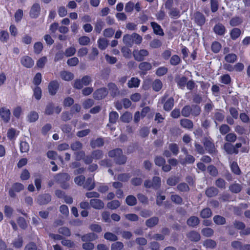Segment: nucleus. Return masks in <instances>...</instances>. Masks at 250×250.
Wrapping results in <instances>:
<instances>
[{
	"label": "nucleus",
	"mask_w": 250,
	"mask_h": 250,
	"mask_svg": "<svg viewBox=\"0 0 250 250\" xmlns=\"http://www.w3.org/2000/svg\"><path fill=\"white\" fill-rule=\"evenodd\" d=\"M142 41V37L136 33H133L131 35L126 34L124 36L123 38V42L129 47H132L134 43L141 44Z\"/></svg>",
	"instance_id": "1"
},
{
	"label": "nucleus",
	"mask_w": 250,
	"mask_h": 250,
	"mask_svg": "<svg viewBox=\"0 0 250 250\" xmlns=\"http://www.w3.org/2000/svg\"><path fill=\"white\" fill-rule=\"evenodd\" d=\"M56 181L59 183L62 188L67 189L69 187V184L67 182L70 179V176L65 172L60 173L56 174L54 177Z\"/></svg>",
	"instance_id": "2"
},
{
	"label": "nucleus",
	"mask_w": 250,
	"mask_h": 250,
	"mask_svg": "<svg viewBox=\"0 0 250 250\" xmlns=\"http://www.w3.org/2000/svg\"><path fill=\"white\" fill-rule=\"evenodd\" d=\"M161 185V178L158 176H154L152 180H146L144 182V186L147 188H152L155 190L159 189Z\"/></svg>",
	"instance_id": "3"
},
{
	"label": "nucleus",
	"mask_w": 250,
	"mask_h": 250,
	"mask_svg": "<svg viewBox=\"0 0 250 250\" xmlns=\"http://www.w3.org/2000/svg\"><path fill=\"white\" fill-rule=\"evenodd\" d=\"M203 144L206 150L210 154H214L216 153V149L214 143L210 138L205 137L203 140Z\"/></svg>",
	"instance_id": "4"
},
{
	"label": "nucleus",
	"mask_w": 250,
	"mask_h": 250,
	"mask_svg": "<svg viewBox=\"0 0 250 250\" xmlns=\"http://www.w3.org/2000/svg\"><path fill=\"white\" fill-rule=\"evenodd\" d=\"M168 97L167 94H165L163 97H162L161 102L164 103L163 108L165 111H169L172 109L174 106V100L173 97H170L167 100Z\"/></svg>",
	"instance_id": "5"
},
{
	"label": "nucleus",
	"mask_w": 250,
	"mask_h": 250,
	"mask_svg": "<svg viewBox=\"0 0 250 250\" xmlns=\"http://www.w3.org/2000/svg\"><path fill=\"white\" fill-rule=\"evenodd\" d=\"M149 54L148 51L146 49L134 50L133 55L134 59L138 62H141L145 60V57Z\"/></svg>",
	"instance_id": "6"
},
{
	"label": "nucleus",
	"mask_w": 250,
	"mask_h": 250,
	"mask_svg": "<svg viewBox=\"0 0 250 250\" xmlns=\"http://www.w3.org/2000/svg\"><path fill=\"white\" fill-rule=\"evenodd\" d=\"M51 199L52 197L50 194L44 193L39 195L36 201L39 205L42 206L48 204L51 202Z\"/></svg>",
	"instance_id": "7"
},
{
	"label": "nucleus",
	"mask_w": 250,
	"mask_h": 250,
	"mask_svg": "<svg viewBox=\"0 0 250 250\" xmlns=\"http://www.w3.org/2000/svg\"><path fill=\"white\" fill-rule=\"evenodd\" d=\"M62 111V107L57 106L55 107L54 104L52 103H49L47 104L45 111L44 114L47 115H50L53 114L54 112L56 114H59Z\"/></svg>",
	"instance_id": "8"
},
{
	"label": "nucleus",
	"mask_w": 250,
	"mask_h": 250,
	"mask_svg": "<svg viewBox=\"0 0 250 250\" xmlns=\"http://www.w3.org/2000/svg\"><path fill=\"white\" fill-rule=\"evenodd\" d=\"M108 90L106 88L102 87L99 88L93 93V96L94 99L99 100L104 99L108 94Z\"/></svg>",
	"instance_id": "9"
},
{
	"label": "nucleus",
	"mask_w": 250,
	"mask_h": 250,
	"mask_svg": "<svg viewBox=\"0 0 250 250\" xmlns=\"http://www.w3.org/2000/svg\"><path fill=\"white\" fill-rule=\"evenodd\" d=\"M41 12V7L39 3H35L31 7L30 10V17L33 19L37 18Z\"/></svg>",
	"instance_id": "10"
},
{
	"label": "nucleus",
	"mask_w": 250,
	"mask_h": 250,
	"mask_svg": "<svg viewBox=\"0 0 250 250\" xmlns=\"http://www.w3.org/2000/svg\"><path fill=\"white\" fill-rule=\"evenodd\" d=\"M90 207L96 209H102L104 208L103 201L99 199H92L89 201Z\"/></svg>",
	"instance_id": "11"
},
{
	"label": "nucleus",
	"mask_w": 250,
	"mask_h": 250,
	"mask_svg": "<svg viewBox=\"0 0 250 250\" xmlns=\"http://www.w3.org/2000/svg\"><path fill=\"white\" fill-rule=\"evenodd\" d=\"M193 18L194 21L199 26H202L205 23V17L199 11H197L194 14Z\"/></svg>",
	"instance_id": "12"
},
{
	"label": "nucleus",
	"mask_w": 250,
	"mask_h": 250,
	"mask_svg": "<svg viewBox=\"0 0 250 250\" xmlns=\"http://www.w3.org/2000/svg\"><path fill=\"white\" fill-rule=\"evenodd\" d=\"M11 112L9 109L5 107L0 108V117L5 123H8L10 119Z\"/></svg>",
	"instance_id": "13"
},
{
	"label": "nucleus",
	"mask_w": 250,
	"mask_h": 250,
	"mask_svg": "<svg viewBox=\"0 0 250 250\" xmlns=\"http://www.w3.org/2000/svg\"><path fill=\"white\" fill-rule=\"evenodd\" d=\"M180 124L183 128L188 130L192 129L194 126L193 122L187 118L181 119Z\"/></svg>",
	"instance_id": "14"
},
{
	"label": "nucleus",
	"mask_w": 250,
	"mask_h": 250,
	"mask_svg": "<svg viewBox=\"0 0 250 250\" xmlns=\"http://www.w3.org/2000/svg\"><path fill=\"white\" fill-rule=\"evenodd\" d=\"M21 62L23 66L26 68H31L34 64L33 59L27 56L22 57L21 60Z\"/></svg>",
	"instance_id": "15"
},
{
	"label": "nucleus",
	"mask_w": 250,
	"mask_h": 250,
	"mask_svg": "<svg viewBox=\"0 0 250 250\" xmlns=\"http://www.w3.org/2000/svg\"><path fill=\"white\" fill-rule=\"evenodd\" d=\"M224 149L228 154H237L239 153L238 149L234 147V146L231 143H225L224 145Z\"/></svg>",
	"instance_id": "16"
},
{
	"label": "nucleus",
	"mask_w": 250,
	"mask_h": 250,
	"mask_svg": "<svg viewBox=\"0 0 250 250\" xmlns=\"http://www.w3.org/2000/svg\"><path fill=\"white\" fill-rule=\"evenodd\" d=\"M138 67L142 73L146 74L147 71L151 69L152 65L150 62H143L139 64Z\"/></svg>",
	"instance_id": "17"
},
{
	"label": "nucleus",
	"mask_w": 250,
	"mask_h": 250,
	"mask_svg": "<svg viewBox=\"0 0 250 250\" xmlns=\"http://www.w3.org/2000/svg\"><path fill=\"white\" fill-rule=\"evenodd\" d=\"M98 238L97 234L93 232H90L81 236L82 240L83 242H90Z\"/></svg>",
	"instance_id": "18"
},
{
	"label": "nucleus",
	"mask_w": 250,
	"mask_h": 250,
	"mask_svg": "<svg viewBox=\"0 0 250 250\" xmlns=\"http://www.w3.org/2000/svg\"><path fill=\"white\" fill-rule=\"evenodd\" d=\"M59 83L57 81L51 82L48 85V91L50 94L54 95L59 88Z\"/></svg>",
	"instance_id": "19"
},
{
	"label": "nucleus",
	"mask_w": 250,
	"mask_h": 250,
	"mask_svg": "<svg viewBox=\"0 0 250 250\" xmlns=\"http://www.w3.org/2000/svg\"><path fill=\"white\" fill-rule=\"evenodd\" d=\"M187 235V237L191 241L198 242L201 238L200 234L195 230L191 231Z\"/></svg>",
	"instance_id": "20"
},
{
	"label": "nucleus",
	"mask_w": 250,
	"mask_h": 250,
	"mask_svg": "<svg viewBox=\"0 0 250 250\" xmlns=\"http://www.w3.org/2000/svg\"><path fill=\"white\" fill-rule=\"evenodd\" d=\"M151 26L153 29L154 34L160 36H164V33L161 26L155 22H151Z\"/></svg>",
	"instance_id": "21"
},
{
	"label": "nucleus",
	"mask_w": 250,
	"mask_h": 250,
	"mask_svg": "<svg viewBox=\"0 0 250 250\" xmlns=\"http://www.w3.org/2000/svg\"><path fill=\"white\" fill-rule=\"evenodd\" d=\"M200 223V220L198 217L192 216L190 217L187 221V225L192 228H194L199 225Z\"/></svg>",
	"instance_id": "22"
},
{
	"label": "nucleus",
	"mask_w": 250,
	"mask_h": 250,
	"mask_svg": "<svg viewBox=\"0 0 250 250\" xmlns=\"http://www.w3.org/2000/svg\"><path fill=\"white\" fill-rule=\"evenodd\" d=\"M95 187V184L94 181L92 178H88L85 181L83 186V188L86 189L88 190H91L94 188Z\"/></svg>",
	"instance_id": "23"
},
{
	"label": "nucleus",
	"mask_w": 250,
	"mask_h": 250,
	"mask_svg": "<svg viewBox=\"0 0 250 250\" xmlns=\"http://www.w3.org/2000/svg\"><path fill=\"white\" fill-rule=\"evenodd\" d=\"M107 87L110 91L111 95L115 97L119 94V90L117 85L113 83H110L108 84Z\"/></svg>",
	"instance_id": "24"
},
{
	"label": "nucleus",
	"mask_w": 250,
	"mask_h": 250,
	"mask_svg": "<svg viewBox=\"0 0 250 250\" xmlns=\"http://www.w3.org/2000/svg\"><path fill=\"white\" fill-rule=\"evenodd\" d=\"M213 30L216 34L221 36L225 33L226 28L222 24L218 23L214 26Z\"/></svg>",
	"instance_id": "25"
},
{
	"label": "nucleus",
	"mask_w": 250,
	"mask_h": 250,
	"mask_svg": "<svg viewBox=\"0 0 250 250\" xmlns=\"http://www.w3.org/2000/svg\"><path fill=\"white\" fill-rule=\"evenodd\" d=\"M104 145V141L102 138H98L95 140H92L90 141V146L93 148L102 146Z\"/></svg>",
	"instance_id": "26"
},
{
	"label": "nucleus",
	"mask_w": 250,
	"mask_h": 250,
	"mask_svg": "<svg viewBox=\"0 0 250 250\" xmlns=\"http://www.w3.org/2000/svg\"><path fill=\"white\" fill-rule=\"evenodd\" d=\"M218 193V190L214 187H209L206 190L205 194L208 197H212L216 196Z\"/></svg>",
	"instance_id": "27"
},
{
	"label": "nucleus",
	"mask_w": 250,
	"mask_h": 250,
	"mask_svg": "<svg viewBox=\"0 0 250 250\" xmlns=\"http://www.w3.org/2000/svg\"><path fill=\"white\" fill-rule=\"evenodd\" d=\"M242 188L241 184L234 183L229 186V189L232 193H238L241 191Z\"/></svg>",
	"instance_id": "28"
},
{
	"label": "nucleus",
	"mask_w": 250,
	"mask_h": 250,
	"mask_svg": "<svg viewBox=\"0 0 250 250\" xmlns=\"http://www.w3.org/2000/svg\"><path fill=\"white\" fill-rule=\"evenodd\" d=\"M60 75L62 80L67 81L72 80L74 78V75L73 73L66 71H62Z\"/></svg>",
	"instance_id": "29"
},
{
	"label": "nucleus",
	"mask_w": 250,
	"mask_h": 250,
	"mask_svg": "<svg viewBox=\"0 0 250 250\" xmlns=\"http://www.w3.org/2000/svg\"><path fill=\"white\" fill-rule=\"evenodd\" d=\"M140 80L137 78L133 77L127 83L129 88L138 87L140 84Z\"/></svg>",
	"instance_id": "30"
},
{
	"label": "nucleus",
	"mask_w": 250,
	"mask_h": 250,
	"mask_svg": "<svg viewBox=\"0 0 250 250\" xmlns=\"http://www.w3.org/2000/svg\"><path fill=\"white\" fill-rule=\"evenodd\" d=\"M159 222V218L157 217H151L146 221V225L148 228H152L156 225Z\"/></svg>",
	"instance_id": "31"
},
{
	"label": "nucleus",
	"mask_w": 250,
	"mask_h": 250,
	"mask_svg": "<svg viewBox=\"0 0 250 250\" xmlns=\"http://www.w3.org/2000/svg\"><path fill=\"white\" fill-rule=\"evenodd\" d=\"M191 113V106L190 105H185L181 110V114L184 117H189Z\"/></svg>",
	"instance_id": "32"
},
{
	"label": "nucleus",
	"mask_w": 250,
	"mask_h": 250,
	"mask_svg": "<svg viewBox=\"0 0 250 250\" xmlns=\"http://www.w3.org/2000/svg\"><path fill=\"white\" fill-rule=\"evenodd\" d=\"M213 220L214 223L217 225H223L226 222L225 218L219 215H215L213 218Z\"/></svg>",
	"instance_id": "33"
},
{
	"label": "nucleus",
	"mask_w": 250,
	"mask_h": 250,
	"mask_svg": "<svg viewBox=\"0 0 250 250\" xmlns=\"http://www.w3.org/2000/svg\"><path fill=\"white\" fill-rule=\"evenodd\" d=\"M104 25V22L101 19L97 20L95 25L94 30L98 34H100L102 31Z\"/></svg>",
	"instance_id": "34"
},
{
	"label": "nucleus",
	"mask_w": 250,
	"mask_h": 250,
	"mask_svg": "<svg viewBox=\"0 0 250 250\" xmlns=\"http://www.w3.org/2000/svg\"><path fill=\"white\" fill-rule=\"evenodd\" d=\"M108 44V41L105 38H99L98 40V47L101 50H104Z\"/></svg>",
	"instance_id": "35"
},
{
	"label": "nucleus",
	"mask_w": 250,
	"mask_h": 250,
	"mask_svg": "<svg viewBox=\"0 0 250 250\" xmlns=\"http://www.w3.org/2000/svg\"><path fill=\"white\" fill-rule=\"evenodd\" d=\"M121 205V203L117 200H114L107 204V207L112 210L116 209Z\"/></svg>",
	"instance_id": "36"
},
{
	"label": "nucleus",
	"mask_w": 250,
	"mask_h": 250,
	"mask_svg": "<svg viewBox=\"0 0 250 250\" xmlns=\"http://www.w3.org/2000/svg\"><path fill=\"white\" fill-rule=\"evenodd\" d=\"M195 161L194 157L191 155L188 154L186 156L184 159L180 160L181 164L183 165L187 164H193Z\"/></svg>",
	"instance_id": "37"
},
{
	"label": "nucleus",
	"mask_w": 250,
	"mask_h": 250,
	"mask_svg": "<svg viewBox=\"0 0 250 250\" xmlns=\"http://www.w3.org/2000/svg\"><path fill=\"white\" fill-rule=\"evenodd\" d=\"M216 245V242L212 239H207L203 242V246L207 249H214Z\"/></svg>",
	"instance_id": "38"
},
{
	"label": "nucleus",
	"mask_w": 250,
	"mask_h": 250,
	"mask_svg": "<svg viewBox=\"0 0 250 250\" xmlns=\"http://www.w3.org/2000/svg\"><path fill=\"white\" fill-rule=\"evenodd\" d=\"M125 203L129 206H134L137 204V199L136 197L132 195H128L125 199Z\"/></svg>",
	"instance_id": "39"
},
{
	"label": "nucleus",
	"mask_w": 250,
	"mask_h": 250,
	"mask_svg": "<svg viewBox=\"0 0 250 250\" xmlns=\"http://www.w3.org/2000/svg\"><path fill=\"white\" fill-rule=\"evenodd\" d=\"M201 112V108L199 105L192 104L191 105V114L194 117H197L200 115Z\"/></svg>",
	"instance_id": "40"
},
{
	"label": "nucleus",
	"mask_w": 250,
	"mask_h": 250,
	"mask_svg": "<svg viewBox=\"0 0 250 250\" xmlns=\"http://www.w3.org/2000/svg\"><path fill=\"white\" fill-rule=\"evenodd\" d=\"M12 244L15 248L19 249L21 248L23 245V239L22 237L18 236L17 238L14 239Z\"/></svg>",
	"instance_id": "41"
},
{
	"label": "nucleus",
	"mask_w": 250,
	"mask_h": 250,
	"mask_svg": "<svg viewBox=\"0 0 250 250\" xmlns=\"http://www.w3.org/2000/svg\"><path fill=\"white\" fill-rule=\"evenodd\" d=\"M163 83L159 79H156L152 83V88L156 92L159 91L162 88Z\"/></svg>",
	"instance_id": "42"
},
{
	"label": "nucleus",
	"mask_w": 250,
	"mask_h": 250,
	"mask_svg": "<svg viewBox=\"0 0 250 250\" xmlns=\"http://www.w3.org/2000/svg\"><path fill=\"white\" fill-rule=\"evenodd\" d=\"M123 153L122 150L120 148H116L115 149L112 150L108 152V156L110 157L116 158H118L120 155H121Z\"/></svg>",
	"instance_id": "43"
},
{
	"label": "nucleus",
	"mask_w": 250,
	"mask_h": 250,
	"mask_svg": "<svg viewBox=\"0 0 250 250\" xmlns=\"http://www.w3.org/2000/svg\"><path fill=\"white\" fill-rule=\"evenodd\" d=\"M235 131L240 135H248L250 131L241 125H236L234 128Z\"/></svg>",
	"instance_id": "44"
},
{
	"label": "nucleus",
	"mask_w": 250,
	"mask_h": 250,
	"mask_svg": "<svg viewBox=\"0 0 250 250\" xmlns=\"http://www.w3.org/2000/svg\"><path fill=\"white\" fill-rule=\"evenodd\" d=\"M181 58L177 55H173L170 59L169 62L171 65L176 66L180 63Z\"/></svg>",
	"instance_id": "45"
},
{
	"label": "nucleus",
	"mask_w": 250,
	"mask_h": 250,
	"mask_svg": "<svg viewBox=\"0 0 250 250\" xmlns=\"http://www.w3.org/2000/svg\"><path fill=\"white\" fill-rule=\"evenodd\" d=\"M212 215V211L209 208H207L202 209L200 212V216L203 218H208Z\"/></svg>",
	"instance_id": "46"
},
{
	"label": "nucleus",
	"mask_w": 250,
	"mask_h": 250,
	"mask_svg": "<svg viewBox=\"0 0 250 250\" xmlns=\"http://www.w3.org/2000/svg\"><path fill=\"white\" fill-rule=\"evenodd\" d=\"M241 31L238 28H234L230 32V35L233 40L237 39L241 35Z\"/></svg>",
	"instance_id": "47"
},
{
	"label": "nucleus",
	"mask_w": 250,
	"mask_h": 250,
	"mask_svg": "<svg viewBox=\"0 0 250 250\" xmlns=\"http://www.w3.org/2000/svg\"><path fill=\"white\" fill-rule=\"evenodd\" d=\"M225 140L227 143H234L237 140V136L234 133H229L226 135Z\"/></svg>",
	"instance_id": "48"
},
{
	"label": "nucleus",
	"mask_w": 250,
	"mask_h": 250,
	"mask_svg": "<svg viewBox=\"0 0 250 250\" xmlns=\"http://www.w3.org/2000/svg\"><path fill=\"white\" fill-rule=\"evenodd\" d=\"M132 119V114L128 112H125L120 117V120L124 123H129Z\"/></svg>",
	"instance_id": "49"
},
{
	"label": "nucleus",
	"mask_w": 250,
	"mask_h": 250,
	"mask_svg": "<svg viewBox=\"0 0 250 250\" xmlns=\"http://www.w3.org/2000/svg\"><path fill=\"white\" fill-rule=\"evenodd\" d=\"M180 181V178L178 177L172 176L169 177L167 181V183L170 186H175Z\"/></svg>",
	"instance_id": "50"
},
{
	"label": "nucleus",
	"mask_w": 250,
	"mask_h": 250,
	"mask_svg": "<svg viewBox=\"0 0 250 250\" xmlns=\"http://www.w3.org/2000/svg\"><path fill=\"white\" fill-rule=\"evenodd\" d=\"M177 189L180 192H186L189 191L190 188L187 184L181 183L177 186Z\"/></svg>",
	"instance_id": "51"
},
{
	"label": "nucleus",
	"mask_w": 250,
	"mask_h": 250,
	"mask_svg": "<svg viewBox=\"0 0 250 250\" xmlns=\"http://www.w3.org/2000/svg\"><path fill=\"white\" fill-rule=\"evenodd\" d=\"M119 118V114L116 111H111L109 115V121L111 124H115Z\"/></svg>",
	"instance_id": "52"
},
{
	"label": "nucleus",
	"mask_w": 250,
	"mask_h": 250,
	"mask_svg": "<svg viewBox=\"0 0 250 250\" xmlns=\"http://www.w3.org/2000/svg\"><path fill=\"white\" fill-rule=\"evenodd\" d=\"M28 121L30 122H35L39 118V115L37 112L36 111H31L28 114Z\"/></svg>",
	"instance_id": "53"
},
{
	"label": "nucleus",
	"mask_w": 250,
	"mask_h": 250,
	"mask_svg": "<svg viewBox=\"0 0 250 250\" xmlns=\"http://www.w3.org/2000/svg\"><path fill=\"white\" fill-rule=\"evenodd\" d=\"M104 238L110 241H116L118 240V237L115 234L109 232L104 233Z\"/></svg>",
	"instance_id": "54"
},
{
	"label": "nucleus",
	"mask_w": 250,
	"mask_h": 250,
	"mask_svg": "<svg viewBox=\"0 0 250 250\" xmlns=\"http://www.w3.org/2000/svg\"><path fill=\"white\" fill-rule=\"evenodd\" d=\"M224 118L225 115L223 113L219 111H217L214 113V122L216 124V125H217L216 121L221 122L224 120Z\"/></svg>",
	"instance_id": "55"
},
{
	"label": "nucleus",
	"mask_w": 250,
	"mask_h": 250,
	"mask_svg": "<svg viewBox=\"0 0 250 250\" xmlns=\"http://www.w3.org/2000/svg\"><path fill=\"white\" fill-rule=\"evenodd\" d=\"M242 21L243 20L241 18L239 17H235L230 20L229 24L232 26H236L240 24Z\"/></svg>",
	"instance_id": "56"
},
{
	"label": "nucleus",
	"mask_w": 250,
	"mask_h": 250,
	"mask_svg": "<svg viewBox=\"0 0 250 250\" xmlns=\"http://www.w3.org/2000/svg\"><path fill=\"white\" fill-rule=\"evenodd\" d=\"M70 148L73 151H78L83 148V144L79 141H76L70 145Z\"/></svg>",
	"instance_id": "57"
},
{
	"label": "nucleus",
	"mask_w": 250,
	"mask_h": 250,
	"mask_svg": "<svg viewBox=\"0 0 250 250\" xmlns=\"http://www.w3.org/2000/svg\"><path fill=\"white\" fill-rule=\"evenodd\" d=\"M225 61L229 63H233L237 60V56L233 53L228 54L225 57Z\"/></svg>",
	"instance_id": "58"
},
{
	"label": "nucleus",
	"mask_w": 250,
	"mask_h": 250,
	"mask_svg": "<svg viewBox=\"0 0 250 250\" xmlns=\"http://www.w3.org/2000/svg\"><path fill=\"white\" fill-rule=\"evenodd\" d=\"M219 130L220 133L222 135H225L228 134V133L230 131V128L228 125L226 124H223L220 125Z\"/></svg>",
	"instance_id": "59"
},
{
	"label": "nucleus",
	"mask_w": 250,
	"mask_h": 250,
	"mask_svg": "<svg viewBox=\"0 0 250 250\" xmlns=\"http://www.w3.org/2000/svg\"><path fill=\"white\" fill-rule=\"evenodd\" d=\"M215 185L219 188L225 189L226 188V182L223 179L219 178L215 181Z\"/></svg>",
	"instance_id": "60"
},
{
	"label": "nucleus",
	"mask_w": 250,
	"mask_h": 250,
	"mask_svg": "<svg viewBox=\"0 0 250 250\" xmlns=\"http://www.w3.org/2000/svg\"><path fill=\"white\" fill-rule=\"evenodd\" d=\"M201 233L204 236L209 237L213 235L214 230L211 228H206L202 229Z\"/></svg>",
	"instance_id": "61"
},
{
	"label": "nucleus",
	"mask_w": 250,
	"mask_h": 250,
	"mask_svg": "<svg viewBox=\"0 0 250 250\" xmlns=\"http://www.w3.org/2000/svg\"><path fill=\"white\" fill-rule=\"evenodd\" d=\"M74 182L78 186H83L84 182L85 181V178L83 175H79L76 177L74 178Z\"/></svg>",
	"instance_id": "62"
},
{
	"label": "nucleus",
	"mask_w": 250,
	"mask_h": 250,
	"mask_svg": "<svg viewBox=\"0 0 250 250\" xmlns=\"http://www.w3.org/2000/svg\"><path fill=\"white\" fill-rule=\"evenodd\" d=\"M168 148L174 155H177L179 153V147L176 144H170L168 146Z\"/></svg>",
	"instance_id": "63"
},
{
	"label": "nucleus",
	"mask_w": 250,
	"mask_h": 250,
	"mask_svg": "<svg viewBox=\"0 0 250 250\" xmlns=\"http://www.w3.org/2000/svg\"><path fill=\"white\" fill-rule=\"evenodd\" d=\"M124 248V244L121 242H116L112 244L111 250H121Z\"/></svg>",
	"instance_id": "64"
}]
</instances>
